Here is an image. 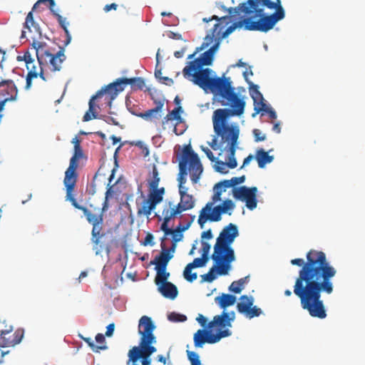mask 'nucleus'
<instances>
[{
  "mask_svg": "<svg viewBox=\"0 0 365 365\" xmlns=\"http://www.w3.org/2000/svg\"><path fill=\"white\" fill-rule=\"evenodd\" d=\"M158 291L165 298L174 299L178 295V289L175 284L171 282H166L158 286Z\"/></svg>",
  "mask_w": 365,
  "mask_h": 365,
  "instance_id": "cd10ccee",
  "label": "nucleus"
},
{
  "mask_svg": "<svg viewBox=\"0 0 365 365\" xmlns=\"http://www.w3.org/2000/svg\"><path fill=\"white\" fill-rule=\"evenodd\" d=\"M292 265L301 267L294 285V293L300 299L303 309L312 317L324 319L327 311L322 292L330 294L334 291L331 279L336 269L327 259L324 252L311 250L307 253V261L296 258L291 260Z\"/></svg>",
  "mask_w": 365,
  "mask_h": 365,
  "instance_id": "f257e3e1",
  "label": "nucleus"
},
{
  "mask_svg": "<svg viewBox=\"0 0 365 365\" xmlns=\"http://www.w3.org/2000/svg\"><path fill=\"white\" fill-rule=\"evenodd\" d=\"M257 192L256 187H247L246 186H241L240 187H234L232 190L233 196L235 199L246 202L247 207L252 210L257 207Z\"/></svg>",
  "mask_w": 365,
  "mask_h": 365,
  "instance_id": "2eb2a0df",
  "label": "nucleus"
},
{
  "mask_svg": "<svg viewBox=\"0 0 365 365\" xmlns=\"http://www.w3.org/2000/svg\"><path fill=\"white\" fill-rule=\"evenodd\" d=\"M182 111V107L178 106L175 108L171 112H170L165 117V120L166 121L171 120H181V117L180 113Z\"/></svg>",
  "mask_w": 365,
  "mask_h": 365,
  "instance_id": "79ce46f5",
  "label": "nucleus"
},
{
  "mask_svg": "<svg viewBox=\"0 0 365 365\" xmlns=\"http://www.w3.org/2000/svg\"><path fill=\"white\" fill-rule=\"evenodd\" d=\"M236 299L235 295L222 293L215 298V302L221 309H225L227 307L235 304Z\"/></svg>",
  "mask_w": 365,
  "mask_h": 365,
  "instance_id": "c85d7f7f",
  "label": "nucleus"
},
{
  "mask_svg": "<svg viewBox=\"0 0 365 365\" xmlns=\"http://www.w3.org/2000/svg\"><path fill=\"white\" fill-rule=\"evenodd\" d=\"M212 202H210L209 203H212V205L218 202V201H220L221 200V194H220V191H216L215 192L212 197Z\"/></svg>",
  "mask_w": 365,
  "mask_h": 365,
  "instance_id": "0e129e2a",
  "label": "nucleus"
},
{
  "mask_svg": "<svg viewBox=\"0 0 365 365\" xmlns=\"http://www.w3.org/2000/svg\"><path fill=\"white\" fill-rule=\"evenodd\" d=\"M231 334L232 331L229 329L218 330L216 334H212L211 329H198L193 336L194 345L195 347L201 348L206 343L215 344Z\"/></svg>",
  "mask_w": 365,
  "mask_h": 365,
  "instance_id": "9d476101",
  "label": "nucleus"
},
{
  "mask_svg": "<svg viewBox=\"0 0 365 365\" xmlns=\"http://www.w3.org/2000/svg\"><path fill=\"white\" fill-rule=\"evenodd\" d=\"M187 168L190 170L192 183L196 184L200 178L203 168L197 154L192 150L190 145L183 148L182 159L179 163L180 175L178 178L179 192L183 190H187V188L184 186L186 182L185 175L187 174Z\"/></svg>",
  "mask_w": 365,
  "mask_h": 365,
  "instance_id": "423d86ee",
  "label": "nucleus"
},
{
  "mask_svg": "<svg viewBox=\"0 0 365 365\" xmlns=\"http://www.w3.org/2000/svg\"><path fill=\"white\" fill-rule=\"evenodd\" d=\"M187 190H183L182 191L179 192L180 195V202L184 204L185 208L191 210L195 206V200H193L192 195L187 194Z\"/></svg>",
  "mask_w": 365,
  "mask_h": 365,
  "instance_id": "4c0bfd02",
  "label": "nucleus"
},
{
  "mask_svg": "<svg viewBox=\"0 0 365 365\" xmlns=\"http://www.w3.org/2000/svg\"><path fill=\"white\" fill-rule=\"evenodd\" d=\"M232 14V13L230 12ZM213 19H218L220 22L215 24L213 29H212V35H207L206 37L204 39V41L201 44L200 47L196 48L195 52L187 56L188 59H192L195 57V56L200 52V51L205 49V48L208 47L214 41V37L218 36V39L224 38L225 37H222L223 33L226 31V29L222 31V29H224V26H222V24H225V25L228 24L231 21H233V17L231 16H225L220 19H218L216 16H213Z\"/></svg>",
  "mask_w": 365,
  "mask_h": 365,
  "instance_id": "f8f14e48",
  "label": "nucleus"
},
{
  "mask_svg": "<svg viewBox=\"0 0 365 365\" xmlns=\"http://www.w3.org/2000/svg\"><path fill=\"white\" fill-rule=\"evenodd\" d=\"M187 356L191 365H202L199 355L196 352L187 351Z\"/></svg>",
  "mask_w": 365,
  "mask_h": 365,
  "instance_id": "c03bdc74",
  "label": "nucleus"
},
{
  "mask_svg": "<svg viewBox=\"0 0 365 365\" xmlns=\"http://www.w3.org/2000/svg\"><path fill=\"white\" fill-rule=\"evenodd\" d=\"M74 190H66V200L71 202V205L76 209L81 210L87 220L92 225L91 241L95 247L97 248L101 242V238L104 236L103 233L104 225V212L108 209L107 197L110 188L106 192V200L102 207H95L90 205L88 207L81 205L78 203L73 195Z\"/></svg>",
  "mask_w": 365,
  "mask_h": 365,
  "instance_id": "39448f33",
  "label": "nucleus"
},
{
  "mask_svg": "<svg viewBox=\"0 0 365 365\" xmlns=\"http://www.w3.org/2000/svg\"><path fill=\"white\" fill-rule=\"evenodd\" d=\"M27 70L29 71L26 78V89H29L31 86V82L33 78H36L38 77V75L43 80L45 81L46 78L44 77V74L43 72V69L41 68V72L38 73L36 71V68L34 66V63L29 66V67H26Z\"/></svg>",
  "mask_w": 365,
  "mask_h": 365,
  "instance_id": "7c9ffc66",
  "label": "nucleus"
},
{
  "mask_svg": "<svg viewBox=\"0 0 365 365\" xmlns=\"http://www.w3.org/2000/svg\"><path fill=\"white\" fill-rule=\"evenodd\" d=\"M25 58V63L26 64V67H29V65L34 63V59L31 57V55L29 51H26L24 54Z\"/></svg>",
  "mask_w": 365,
  "mask_h": 365,
  "instance_id": "052dcab7",
  "label": "nucleus"
},
{
  "mask_svg": "<svg viewBox=\"0 0 365 365\" xmlns=\"http://www.w3.org/2000/svg\"><path fill=\"white\" fill-rule=\"evenodd\" d=\"M164 240L165 237L162 239V242ZM161 252L155 257L152 263L155 264V268L166 269L169 261L173 257V252H171V249L166 248L163 242H161Z\"/></svg>",
  "mask_w": 365,
  "mask_h": 365,
  "instance_id": "5701e85b",
  "label": "nucleus"
},
{
  "mask_svg": "<svg viewBox=\"0 0 365 365\" xmlns=\"http://www.w3.org/2000/svg\"><path fill=\"white\" fill-rule=\"evenodd\" d=\"M252 86L255 88V92L251 94V97L254 101V109L255 111V113L252 114V116L254 117L255 114H257L260 112H264L267 113L271 119H276V112L272 108L267 106L266 103H264L263 96L258 89V86Z\"/></svg>",
  "mask_w": 365,
  "mask_h": 365,
  "instance_id": "6ab92c4d",
  "label": "nucleus"
},
{
  "mask_svg": "<svg viewBox=\"0 0 365 365\" xmlns=\"http://www.w3.org/2000/svg\"><path fill=\"white\" fill-rule=\"evenodd\" d=\"M220 45V39H217L216 42L205 52L214 60V55L217 51Z\"/></svg>",
  "mask_w": 365,
  "mask_h": 365,
  "instance_id": "5fc2aeb1",
  "label": "nucleus"
},
{
  "mask_svg": "<svg viewBox=\"0 0 365 365\" xmlns=\"http://www.w3.org/2000/svg\"><path fill=\"white\" fill-rule=\"evenodd\" d=\"M81 339L87 343L88 346L96 353L100 352L101 350H106L107 349L108 346L106 344L96 346L94 342L92 341V339L89 337H83L81 336Z\"/></svg>",
  "mask_w": 365,
  "mask_h": 365,
  "instance_id": "a19ab883",
  "label": "nucleus"
},
{
  "mask_svg": "<svg viewBox=\"0 0 365 365\" xmlns=\"http://www.w3.org/2000/svg\"><path fill=\"white\" fill-rule=\"evenodd\" d=\"M156 342V337L153 338L149 342L145 341L143 342V340H140L139 347L140 350L146 354L148 356H151L153 353L156 351V348L152 346L153 344Z\"/></svg>",
  "mask_w": 365,
  "mask_h": 365,
  "instance_id": "f704fd0d",
  "label": "nucleus"
},
{
  "mask_svg": "<svg viewBox=\"0 0 365 365\" xmlns=\"http://www.w3.org/2000/svg\"><path fill=\"white\" fill-rule=\"evenodd\" d=\"M86 158V157L83 153L82 148L77 147V148H73V154L70 159L69 166L65 172L63 179L66 190H74L78 176L77 173L78 161Z\"/></svg>",
  "mask_w": 365,
  "mask_h": 365,
  "instance_id": "1a4fd4ad",
  "label": "nucleus"
},
{
  "mask_svg": "<svg viewBox=\"0 0 365 365\" xmlns=\"http://www.w3.org/2000/svg\"><path fill=\"white\" fill-rule=\"evenodd\" d=\"M153 235L150 233H148L145 237L143 245H153Z\"/></svg>",
  "mask_w": 365,
  "mask_h": 365,
  "instance_id": "e2e57ef3",
  "label": "nucleus"
},
{
  "mask_svg": "<svg viewBox=\"0 0 365 365\" xmlns=\"http://www.w3.org/2000/svg\"><path fill=\"white\" fill-rule=\"evenodd\" d=\"M235 208V204L231 200H225L222 205L212 207V210L216 216L218 221L221 220V215L223 213L228 212Z\"/></svg>",
  "mask_w": 365,
  "mask_h": 365,
  "instance_id": "c756f323",
  "label": "nucleus"
},
{
  "mask_svg": "<svg viewBox=\"0 0 365 365\" xmlns=\"http://www.w3.org/2000/svg\"><path fill=\"white\" fill-rule=\"evenodd\" d=\"M253 75V72L251 69V68L250 67L248 70H246L245 71L243 72V76L245 79V81H247V83H248L249 85V89H250V95L255 92V88L252 86H256L255 84H254L252 81H249L248 79V76H252Z\"/></svg>",
  "mask_w": 365,
  "mask_h": 365,
  "instance_id": "49530a36",
  "label": "nucleus"
},
{
  "mask_svg": "<svg viewBox=\"0 0 365 365\" xmlns=\"http://www.w3.org/2000/svg\"><path fill=\"white\" fill-rule=\"evenodd\" d=\"M212 209V203H207L201 210L197 222L202 229L204 227L205 223L208 220L210 222H218Z\"/></svg>",
  "mask_w": 365,
  "mask_h": 365,
  "instance_id": "393cba45",
  "label": "nucleus"
},
{
  "mask_svg": "<svg viewBox=\"0 0 365 365\" xmlns=\"http://www.w3.org/2000/svg\"><path fill=\"white\" fill-rule=\"evenodd\" d=\"M66 58L65 50L63 48L60 47L59 51L56 53H52L51 51H50L46 56H45V59L41 61V65L49 63L52 71H58L61 69L62 63Z\"/></svg>",
  "mask_w": 365,
  "mask_h": 365,
  "instance_id": "412c9836",
  "label": "nucleus"
},
{
  "mask_svg": "<svg viewBox=\"0 0 365 365\" xmlns=\"http://www.w3.org/2000/svg\"><path fill=\"white\" fill-rule=\"evenodd\" d=\"M114 329H115V324L113 323L110 324L106 327V336H111L113 334Z\"/></svg>",
  "mask_w": 365,
  "mask_h": 365,
  "instance_id": "69168bd1",
  "label": "nucleus"
},
{
  "mask_svg": "<svg viewBox=\"0 0 365 365\" xmlns=\"http://www.w3.org/2000/svg\"><path fill=\"white\" fill-rule=\"evenodd\" d=\"M24 334V330L21 329L13 332L12 326L0 331V348L15 346L21 341Z\"/></svg>",
  "mask_w": 365,
  "mask_h": 365,
  "instance_id": "dca6fc26",
  "label": "nucleus"
},
{
  "mask_svg": "<svg viewBox=\"0 0 365 365\" xmlns=\"http://www.w3.org/2000/svg\"><path fill=\"white\" fill-rule=\"evenodd\" d=\"M128 356L126 365H150L151 363L150 356L140 351L139 346L130 349Z\"/></svg>",
  "mask_w": 365,
  "mask_h": 365,
  "instance_id": "4be33fe9",
  "label": "nucleus"
},
{
  "mask_svg": "<svg viewBox=\"0 0 365 365\" xmlns=\"http://www.w3.org/2000/svg\"><path fill=\"white\" fill-rule=\"evenodd\" d=\"M237 227L230 223L220 232L214 246V252L211 256L212 259H225L227 262H232L235 260L234 250L231 245L238 236Z\"/></svg>",
  "mask_w": 365,
  "mask_h": 365,
  "instance_id": "0eeeda50",
  "label": "nucleus"
},
{
  "mask_svg": "<svg viewBox=\"0 0 365 365\" xmlns=\"http://www.w3.org/2000/svg\"><path fill=\"white\" fill-rule=\"evenodd\" d=\"M160 182V177L158 169L153 165L152 171V178L148 180L149 193L148 198L144 200L142 206L138 209V215H145L148 217L151 212L155 209L158 204L160 203L163 200L165 194V188H158Z\"/></svg>",
  "mask_w": 365,
  "mask_h": 365,
  "instance_id": "6e6552de",
  "label": "nucleus"
},
{
  "mask_svg": "<svg viewBox=\"0 0 365 365\" xmlns=\"http://www.w3.org/2000/svg\"><path fill=\"white\" fill-rule=\"evenodd\" d=\"M128 85H130L133 90H142L145 86V83L144 80L140 77L118 78L115 82L108 85V90L110 91V92H113L112 96L110 98V101L114 100Z\"/></svg>",
  "mask_w": 365,
  "mask_h": 365,
  "instance_id": "ddd939ff",
  "label": "nucleus"
},
{
  "mask_svg": "<svg viewBox=\"0 0 365 365\" xmlns=\"http://www.w3.org/2000/svg\"><path fill=\"white\" fill-rule=\"evenodd\" d=\"M169 222H165V220H163V222L160 225V230L164 232L165 236L170 235H173L172 245L170 249H171L172 252H174L176 247V243L180 241L183 237L182 232L187 230L190 227L192 222H188L185 225L179 224L174 230L169 227Z\"/></svg>",
  "mask_w": 365,
  "mask_h": 365,
  "instance_id": "a211bd4d",
  "label": "nucleus"
},
{
  "mask_svg": "<svg viewBox=\"0 0 365 365\" xmlns=\"http://www.w3.org/2000/svg\"><path fill=\"white\" fill-rule=\"evenodd\" d=\"M213 59L205 51L200 55V56L193 61H191L185 67V75L189 73L190 70H196L203 68L205 66H210Z\"/></svg>",
  "mask_w": 365,
  "mask_h": 365,
  "instance_id": "b1692460",
  "label": "nucleus"
},
{
  "mask_svg": "<svg viewBox=\"0 0 365 365\" xmlns=\"http://www.w3.org/2000/svg\"><path fill=\"white\" fill-rule=\"evenodd\" d=\"M155 269L157 271V274L155 278V282L156 285L159 286L162 284L168 282L167 279L170 274L166 272V269L155 268Z\"/></svg>",
  "mask_w": 365,
  "mask_h": 365,
  "instance_id": "ea45409f",
  "label": "nucleus"
},
{
  "mask_svg": "<svg viewBox=\"0 0 365 365\" xmlns=\"http://www.w3.org/2000/svg\"><path fill=\"white\" fill-rule=\"evenodd\" d=\"M192 269L193 268L191 267V265L187 264L184 269V272H183V276H184L185 279L190 282H192L194 280H195L197 277L196 272H193V273L192 272Z\"/></svg>",
  "mask_w": 365,
  "mask_h": 365,
  "instance_id": "37998d69",
  "label": "nucleus"
},
{
  "mask_svg": "<svg viewBox=\"0 0 365 365\" xmlns=\"http://www.w3.org/2000/svg\"><path fill=\"white\" fill-rule=\"evenodd\" d=\"M53 16L56 18L59 25L63 29L66 36V44H68L71 40V36L68 30V22H67L66 19L61 16L56 11H53Z\"/></svg>",
  "mask_w": 365,
  "mask_h": 365,
  "instance_id": "e433bc0d",
  "label": "nucleus"
},
{
  "mask_svg": "<svg viewBox=\"0 0 365 365\" xmlns=\"http://www.w3.org/2000/svg\"><path fill=\"white\" fill-rule=\"evenodd\" d=\"M209 258H205L202 256L201 257H197L194 259L192 262L189 263L190 265H191V267L192 268H197V267H204L206 263L208 262Z\"/></svg>",
  "mask_w": 365,
  "mask_h": 365,
  "instance_id": "a18cd8bd",
  "label": "nucleus"
},
{
  "mask_svg": "<svg viewBox=\"0 0 365 365\" xmlns=\"http://www.w3.org/2000/svg\"><path fill=\"white\" fill-rule=\"evenodd\" d=\"M31 46L36 51L37 60L39 65L41 66V61L45 59V56L51 51L46 42L38 41L33 38Z\"/></svg>",
  "mask_w": 365,
  "mask_h": 365,
  "instance_id": "a878e982",
  "label": "nucleus"
},
{
  "mask_svg": "<svg viewBox=\"0 0 365 365\" xmlns=\"http://www.w3.org/2000/svg\"><path fill=\"white\" fill-rule=\"evenodd\" d=\"M232 16L234 22L226 29L222 37L241 28L267 32L284 18V11L280 0H247L234 9Z\"/></svg>",
  "mask_w": 365,
  "mask_h": 365,
  "instance_id": "7ed1b4c3",
  "label": "nucleus"
},
{
  "mask_svg": "<svg viewBox=\"0 0 365 365\" xmlns=\"http://www.w3.org/2000/svg\"><path fill=\"white\" fill-rule=\"evenodd\" d=\"M188 210V208H185V206H184V204L181 202H180L176 206L172 208L165 207L162 212L163 220H165V222H170L171 219L175 217L177 215Z\"/></svg>",
  "mask_w": 365,
  "mask_h": 365,
  "instance_id": "bb28decb",
  "label": "nucleus"
},
{
  "mask_svg": "<svg viewBox=\"0 0 365 365\" xmlns=\"http://www.w3.org/2000/svg\"><path fill=\"white\" fill-rule=\"evenodd\" d=\"M210 146L214 150H217L219 148H223L225 144H220V137H218L216 134L213 138L211 143H209Z\"/></svg>",
  "mask_w": 365,
  "mask_h": 365,
  "instance_id": "8fccbe9b",
  "label": "nucleus"
},
{
  "mask_svg": "<svg viewBox=\"0 0 365 365\" xmlns=\"http://www.w3.org/2000/svg\"><path fill=\"white\" fill-rule=\"evenodd\" d=\"M201 149L205 153V155H207L210 160H211L212 162L215 161L216 158L214 156L212 152L209 148H205L204 146H201Z\"/></svg>",
  "mask_w": 365,
  "mask_h": 365,
  "instance_id": "bf43d9fd",
  "label": "nucleus"
},
{
  "mask_svg": "<svg viewBox=\"0 0 365 365\" xmlns=\"http://www.w3.org/2000/svg\"><path fill=\"white\" fill-rule=\"evenodd\" d=\"M213 71L210 68L190 70L183 76L198 86L205 92L208 91L215 95L217 101L228 108L216 109L212 114V122L228 120L230 117L240 116L245 112L246 103L244 96L237 93L230 77H212Z\"/></svg>",
  "mask_w": 365,
  "mask_h": 365,
  "instance_id": "f03ea898",
  "label": "nucleus"
},
{
  "mask_svg": "<svg viewBox=\"0 0 365 365\" xmlns=\"http://www.w3.org/2000/svg\"><path fill=\"white\" fill-rule=\"evenodd\" d=\"M254 299L252 297L242 295L240 298V302L237 304V309L241 314H245L249 309L253 305Z\"/></svg>",
  "mask_w": 365,
  "mask_h": 365,
  "instance_id": "2f4dec72",
  "label": "nucleus"
},
{
  "mask_svg": "<svg viewBox=\"0 0 365 365\" xmlns=\"http://www.w3.org/2000/svg\"><path fill=\"white\" fill-rule=\"evenodd\" d=\"M201 237L202 239L205 238V239H207V240H210L212 238V231L211 230H208L205 232H203L201 235Z\"/></svg>",
  "mask_w": 365,
  "mask_h": 365,
  "instance_id": "774afa93",
  "label": "nucleus"
},
{
  "mask_svg": "<svg viewBox=\"0 0 365 365\" xmlns=\"http://www.w3.org/2000/svg\"><path fill=\"white\" fill-rule=\"evenodd\" d=\"M155 326L153 324L151 318L148 316H143L138 324V333L141 336L140 340L143 342L150 341L153 338L155 337L153 334V331Z\"/></svg>",
  "mask_w": 365,
  "mask_h": 365,
  "instance_id": "aec40b11",
  "label": "nucleus"
},
{
  "mask_svg": "<svg viewBox=\"0 0 365 365\" xmlns=\"http://www.w3.org/2000/svg\"><path fill=\"white\" fill-rule=\"evenodd\" d=\"M201 244H202V249H201L202 256L205 258H209L210 245L208 242L203 241V240L201 242Z\"/></svg>",
  "mask_w": 365,
  "mask_h": 365,
  "instance_id": "603ef678",
  "label": "nucleus"
},
{
  "mask_svg": "<svg viewBox=\"0 0 365 365\" xmlns=\"http://www.w3.org/2000/svg\"><path fill=\"white\" fill-rule=\"evenodd\" d=\"M158 108H154L149 109L144 113H136L135 115L138 117L142 118L145 120H152L153 119H159L161 117L160 113H158Z\"/></svg>",
  "mask_w": 365,
  "mask_h": 365,
  "instance_id": "c9c22d12",
  "label": "nucleus"
},
{
  "mask_svg": "<svg viewBox=\"0 0 365 365\" xmlns=\"http://www.w3.org/2000/svg\"><path fill=\"white\" fill-rule=\"evenodd\" d=\"M168 319L171 322H184L186 320L187 317L183 314H180L175 312L170 313L168 317Z\"/></svg>",
  "mask_w": 365,
  "mask_h": 365,
  "instance_id": "09e8293b",
  "label": "nucleus"
},
{
  "mask_svg": "<svg viewBox=\"0 0 365 365\" xmlns=\"http://www.w3.org/2000/svg\"><path fill=\"white\" fill-rule=\"evenodd\" d=\"M255 159L257 161L258 166L260 168H263L266 164L272 162L274 157L272 155H269L264 149L260 148L256 152Z\"/></svg>",
  "mask_w": 365,
  "mask_h": 365,
  "instance_id": "473e14b6",
  "label": "nucleus"
},
{
  "mask_svg": "<svg viewBox=\"0 0 365 365\" xmlns=\"http://www.w3.org/2000/svg\"><path fill=\"white\" fill-rule=\"evenodd\" d=\"M108 85L105 88H103L101 90L98 91L95 96L91 97L88 103V110L86 111V113L84 114L83 117V121L86 122L92 119L99 118L96 110V107L98 106L96 105L94 102L95 100L105 97V101H106L108 106L109 108L111 107L112 101L113 100L110 101V98L112 96L113 92H110V91H108Z\"/></svg>",
  "mask_w": 365,
  "mask_h": 365,
  "instance_id": "4468645a",
  "label": "nucleus"
},
{
  "mask_svg": "<svg viewBox=\"0 0 365 365\" xmlns=\"http://www.w3.org/2000/svg\"><path fill=\"white\" fill-rule=\"evenodd\" d=\"M227 120L212 122L215 133L220 137V144H227L225 148H227L229 153L227 162L217 160L216 159L215 161V170L222 174L228 173L227 168L233 169L237 165L235 155L240 130L235 125H229Z\"/></svg>",
  "mask_w": 365,
  "mask_h": 365,
  "instance_id": "20e7f679",
  "label": "nucleus"
},
{
  "mask_svg": "<svg viewBox=\"0 0 365 365\" xmlns=\"http://www.w3.org/2000/svg\"><path fill=\"white\" fill-rule=\"evenodd\" d=\"M222 187L224 190H225L227 188L231 187L232 184L229 181V180H225L221 182H219L217 183V187Z\"/></svg>",
  "mask_w": 365,
  "mask_h": 365,
  "instance_id": "680f3d73",
  "label": "nucleus"
},
{
  "mask_svg": "<svg viewBox=\"0 0 365 365\" xmlns=\"http://www.w3.org/2000/svg\"><path fill=\"white\" fill-rule=\"evenodd\" d=\"M24 28L28 29L29 32H32V28L34 31L41 36V29L39 25L34 21L32 11L29 12L26 17Z\"/></svg>",
  "mask_w": 365,
  "mask_h": 365,
  "instance_id": "72a5a7b5",
  "label": "nucleus"
},
{
  "mask_svg": "<svg viewBox=\"0 0 365 365\" xmlns=\"http://www.w3.org/2000/svg\"><path fill=\"white\" fill-rule=\"evenodd\" d=\"M135 145L139 147L141 150H142V154L143 155L144 157H147L149 155V149L148 148V147L145 145V143L142 141H138L136 143H135Z\"/></svg>",
  "mask_w": 365,
  "mask_h": 365,
  "instance_id": "4d7b16f0",
  "label": "nucleus"
},
{
  "mask_svg": "<svg viewBox=\"0 0 365 365\" xmlns=\"http://www.w3.org/2000/svg\"><path fill=\"white\" fill-rule=\"evenodd\" d=\"M99 119H102L104 121H106L107 123H109V124H113L115 125H118L119 124L118 122L116 120V119L111 116L100 115Z\"/></svg>",
  "mask_w": 365,
  "mask_h": 365,
  "instance_id": "13d9d810",
  "label": "nucleus"
},
{
  "mask_svg": "<svg viewBox=\"0 0 365 365\" xmlns=\"http://www.w3.org/2000/svg\"><path fill=\"white\" fill-rule=\"evenodd\" d=\"M261 314H262L261 309L257 307L256 306H255V307L252 306L249 309V312H247L245 315L247 317H248L249 319H252L255 317H259Z\"/></svg>",
  "mask_w": 365,
  "mask_h": 365,
  "instance_id": "de8ad7c7",
  "label": "nucleus"
},
{
  "mask_svg": "<svg viewBox=\"0 0 365 365\" xmlns=\"http://www.w3.org/2000/svg\"><path fill=\"white\" fill-rule=\"evenodd\" d=\"M249 277H245L244 278H241L237 281L233 282L229 287V290L233 293L239 294L242 292L244 288V284L247 282V279Z\"/></svg>",
  "mask_w": 365,
  "mask_h": 365,
  "instance_id": "58836bf2",
  "label": "nucleus"
},
{
  "mask_svg": "<svg viewBox=\"0 0 365 365\" xmlns=\"http://www.w3.org/2000/svg\"><path fill=\"white\" fill-rule=\"evenodd\" d=\"M48 4V8L49 9L51 10V13L53 14V11H56L54 9H53V7L55 6V1L54 0H38L36 1V3L33 6V10L35 9L36 8V6H38L39 4Z\"/></svg>",
  "mask_w": 365,
  "mask_h": 365,
  "instance_id": "3c124183",
  "label": "nucleus"
},
{
  "mask_svg": "<svg viewBox=\"0 0 365 365\" xmlns=\"http://www.w3.org/2000/svg\"><path fill=\"white\" fill-rule=\"evenodd\" d=\"M212 260L214 261L215 264L210 268L207 273L200 276L202 278V282H212L217 277L216 273L219 275H226L231 269L232 262H227L224 259Z\"/></svg>",
  "mask_w": 365,
  "mask_h": 365,
  "instance_id": "f3484780",
  "label": "nucleus"
},
{
  "mask_svg": "<svg viewBox=\"0 0 365 365\" xmlns=\"http://www.w3.org/2000/svg\"><path fill=\"white\" fill-rule=\"evenodd\" d=\"M220 45V39H217L216 42L205 52L214 60V55L217 51Z\"/></svg>",
  "mask_w": 365,
  "mask_h": 365,
  "instance_id": "864d4df0",
  "label": "nucleus"
},
{
  "mask_svg": "<svg viewBox=\"0 0 365 365\" xmlns=\"http://www.w3.org/2000/svg\"><path fill=\"white\" fill-rule=\"evenodd\" d=\"M118 8V4L115 3H112L110 4H107L104 6L103 10L105 12H108L110 10H116Z\"/></svg>",
  "mask_w": 365,
  "mask_h": 365,
  "instance_id": "338daca9",
  "label": "nucleus"
},
{
  "mask_svg": "<svg viewBox=\"0 0 365 365\" xmlns=\"http://www.w3.org/2000/svg\"><path fill=\"white\" fill-rule=\"evenodd\" d=\"M235 319V312H226L223 311L221 314L215 315L212 320L208 324L207 319L202 314H198L196 320L203 327H207L208 329H212L215 327L218 328L219 330L224 329H229L232 327V322Z\"/></svg>",
  "mask_w": 365,
  "mask_h": 365,
  "instance_id": "9b49d317",
  "label": "nucleus"
},
{
  "mask_svg": "<svg viewBox=\"0 0 365 365\" xmlns=\"http://www.w3.org/2000/svg\"><path fill=\"white\" fill-rule=\"evenodd\" d=\"M253 135L255 137V140L256 142L263 141L265 140L266 136L264 134H263L260 130L259 129H254L253 130Z\"/></svg>",
  "mask_w": 365,
  "mask_h": 365,
  "instance_id": "6e6d98bb",
  "label": "nucleus"
}]
</instances>
